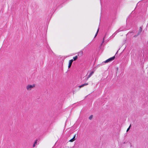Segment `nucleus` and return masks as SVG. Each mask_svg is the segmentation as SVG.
Segmentation results:
<instances>
[{"instance_id":"1","label":"nucleus","mask_w":148,"mask_h":148,"mask_svg":"<svg viewBox=\"0 0 148 148\" xmlns=\"http://www.w3.org/2000/svg\"><path fill=\"white\" fill-rule=\"evenodd\" d=\"M93 73L94 72L92 71L89 75H86L85 77H84L83 78H84V79L87 80L92 75Z\"/></svg>"},{"instance_id":"2","label":"nucleus","mask_w":148,"mask_h":148,"mask_svg":"<svg viewBox=\"0 0 148 148\" xmlns=\"http://www.w3.org/2000/svg\"><path fill=\"white\" fill-rule=\"evenodd\" d=\"M35 87V85L33 84L32 85H28L27 86V89L28 90H31L32 88Z\"/></svg>"},{"instance_id":"3","label":"nucleus","mask_w":148,"mask_h":148,"mask_svg":"<svg viewBox=\"0 0 148 148\" xmlns=\"http://www.w3.org/2000/svg\"><path fill=\"white\" fill-rule=\"evenodd\" d=\"M115 58V56H114L111 58H109L108 59H107L105 61V63H107V62H111V61L114 60V59Z\"/></svg>"},{"instance_id":"4","label":"nucleus","mask_w":148,"mask_h":148,"mask_svg":"<svg viewBox=\"0 0 148 148\" xmlns=\"http://www.w3.org/2000/svg\"><path fill=\"white\" fill-rule=\"evenodd\" d=\"M73 61V60L72 59L71 60L69 61V64L68 66L69 68H70L71 67Z\"/></svg>"},{"instance_id":"5","label":"nucleus","mask_w":148,"mask_h":148,"mask_svg":"<svg viewBox=\"0 0 148 148\" xmlns=\"http://www.w3.org/2000/svg\"><path fill=\"white\" fill-rule=\"evenodd\" d=\"M83 84L81 86H77V88H79V89L80 88H81L82 87H83L84 86H86V85H87V84Z\"/></svg>"},{"instance_id":"6","label":"nucleus","mask_w":148,"mask_h":148,"mask_svg":"<svg viewBox=\"0 0 148 148\" xmlns=\"http://www.w3.org/2000/svg\"><path fill=\"white\" fill-rule=\"evenodd\" d=\"M142 28H141V27H140V29L139 30V31H138V35L139 34L141 33V32H142Z\"/></svg>"},{"instance_id":"7","label":"nucleus","mask_w":148,"mask_h":148,"mask_svg":"<svg viewBox=\"0 0 148 148\" xmlns=\"http://www.w3.org/2000/svg\"><path fill=\"white\" fill-rule=\"evenodd\" d=\"M37 140H36L35 141V142L33 145V147H35V146L37 144Z\"/></svg>"},{"instance_id":"8","label":"nucleus","mask_w":148,"mask_h":148,"mask_svg":"<svg viewBox=\"0 0 148 148\" xmlns=\"http://www.w3.org/2000/svg\"><path fill=\"white\" fill-rule=\"evenodd\" d=\"M77 56H76L73 58V59L74 60H76L77 59Z\"/></svg>"},{"instance_id":"9","label":"nucleus","mask_w":148,"mask_h":148,"mask_svg":"<svg viewBox=\"0 0 148 148\" xmlns=\"http://www.w3.org/2000/svg\"><path fill=\"white\" fill-rule=\"evenodd\" d=\"M83 54V52H80L78 53V55H80V56H81Z\"/></svg>"},{"instance_id":"10","label":"nucleus","mask_w":148,"mask_h":148,"mask_svg":"<svg viewBox=\"0 0 148 148\" xmlns=\"http://www.w3.org/2000/svg\"><path fill=\"white\" fill-rule=\"evenodd\" d=\"M99 28H98L97 29V32L95 34V37H96V36H97V34H98V32L99 31Z\"/></svg>"},{"instance_id":"11","label":"nucleus","mask_w":148,"mask_h":148,"mask_svg":"<svg viewBox=\"0 0 148 148\" xmlns=\"http://www.w3.org/2000/svg\"><path fill=\"white\" fill-rule=\"evenodd\" d=\"M92 115H91L89 117V119H90V120H91L92 119Z\"/></svg>"},{"instance_id":"12","label":"nucleus","mask_w":148,"mask_h":148,"mask_svg":"<svg viewBox=\"0 0 148 148\" xmlns=\"http://www.w3.org/2000/svg\"><path fill=\"white\" fill-rule=\"evenodd\" d=\"M74 140L72 138L70 140V141L71 142H72L73 141H74Z\"/></svg>"},{"instance_id":"13","label":"nucleus","mask_w":148,"mask_h":148,"mask_svg":"<svg viewBox=\"0 0 148 148\" xmlns=\"http://www.w3.org/2000/svg\"><path fill=\"white\" fill-rule=\"evenodd\" d=\"M130 125L129 127L128 128V129H127V132L128 131H129V130H130Z\"/></svg>"},{"instance_id":"14","label":"nucleus","mask_w":148,"mask_h":148,"mask_svg":"<svg viewBox=\"0 0 148 148\" xmlns=\"http://www.w3.org/2000/svg\"><path fill=\"white\" fill-rule=\"evenodd\" d=\"M76 135H75L74 136H73V139L75 140V137Z\"/></svg>"},{"instance_id":"15","label":"nucleus","mask_w":148,"mask_h":148,"mask_svg":"<svg viewBox=\"0 0 148 148\" xmlns=\"http://www.w3.org/2000/svg\"><path fill=\"white\" fill-rule=\"evenodd\" d=\"M104 38H103V41L102 42V43H103V42H104Z\"/></svg>"},{"instance_id":"16","label":"nucleus","mask_w":148,"mask_h":148,"mask_svg":"<svg viewBox=\"0 0 148 148\" xmlns=\"http://www.w3.org/2000/svg\"><path fill=\"white\" fill-rule=\"evenodd\" d=\"M134 37H136V36H134Z\"/></svg>"}]
</instances>
